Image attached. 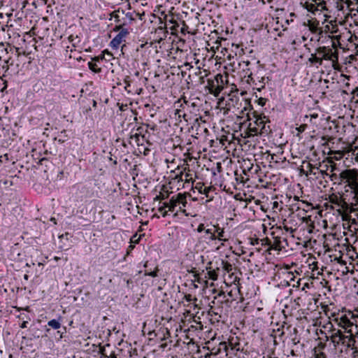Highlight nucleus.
<instances>
[{
  "instance_id": "1",
  "label": "nucleus",
  "mask_w": 358,
  "mask_h": 358,
  "mask_svg": "<svg viewBox=\"0 0 358 358\" xmlns=\"http://www.w3.org/2000/svg\"><path fill=\"white\" fill-rule=\"evenodd\" d=\"M339 183L344 185L345 191L358 197V171L356 169L343 171L338 176Z\"/></svg>"
},
{
  "instance_id": "2",
  "label": "nucleus",
  "mask_w": 358,
  "mask_h": 358,
  "mask_svg": "<svg viewBox=\"0 0 358 358\" xmlns=\"http://www.w3.org/2000/svg\"><path fill=\"white\" fill-rule=\"evenodd\" d=\"M331 317L340 327L345 329L347 332H351L355 326L357 327L358 315L350 310H342L337 313H332Z\"/></svg>"
},
{
  "instance_id": "3",
  "label": "nucleus",
  "mask_w": 358,
  "mask_h": 358,
  "mask_svg": "<svg viewBox=\"0 0 358 358\" xmlns=\"http://www.w3.org/2000/svg\"><path fill=\"white\" fill-rule=\"evenodd\" d=\"M267 122H269V121L265 115L255 117V120L249 124L248 136H255L258 134L268 132L270 129L268 126L266 127Z\"/></svg>"
},
{
  "instance_id": "4",
  "label": "nucleus",
  "mask_w": 358,
  "mask_h": 358,
  "mask_svg": "<svg viewBox=\"0 0 358 358\" xmlns=\"http://www.w3.org/2000/svg\"><path fill=\"white\" fill-rule=\"evenodd\" d=\"M317 55H320L322 62L323 60H329L332 63L334 69H336L338 64V54L336 48L335 43H333L332 48L320 47L317 49Z\"/></svg>"
},
{
  "instance_id": "5",
  "label": "nucleus",
  "mask_w": 358,
  "mask_h": 358,
  "mask_svg": "<svg viewBox=\"0 0 358 358\" xmlns=\"http://www.w3.org/2000/svg\"><path fill=\"white\" fill-rule=\"evenodd\" d=\"M221 83H222V76L220 74H217L213 80L208 79L206 88L208 89L209 93L215 96H218L223 90Z\"/></svg>"
},
{
  "instance_id": "6",
  "label": "nucleus",
  "mask_w": 358,
  "mask_h": 358,
  "mask_svg": "<svg viewBox=\"0 0 358 358\" xmlns=\"http://www.w3.org/2000/svg\"><path fill=\"white\" fill-rule=\"evenodd\" d=\"M180 197L179 194L176 196H173L169 202L164 203V206L159 208V210L162 213V215L165 217L166 215V211L163 210L166 208L169 209V211L178 212V206H180Z\"/></svg>"
},
{
  "instance_id": "7",
  "label": "nucleus",
  "mask_w": 358,
  "mask_h": 358,
  "mask_svg": "<svg viewBox=\"0 0 358 358\" xmlns=\"http://www.w3.org/2000/svg\"><path fill=\"white\" fill-rule=\"evenodd\" d=\"M328 164H320L319 167V175H321L322 178H324V176H329L331 180H336L338 176L336 173H334V171L336 169V164L333 162H329Z\"/></svg>"
},
{
  "instance_id": "8",
  "label": "nucleus",
  "mask_w": 358,
  "mask_h": 358,
  "mask_svg": "<svg viewBox=\"0 0 358 358\" xmlns=\"http://www.w3.org/2000/svg\"><path fill=\"white\" fill-rule=\"evenodd\" d=\"M329 203H331V208L332 209H336L340 213L347 207V203L342 197L334 194L329 196Z\"/></svg>"
},
{
  "instance_id": "9",
  "label": "nucleus",
  "mask_w": 358,
  "mask_h": 358,
  "mask_svg": "<svg viewBox=\"0 0 358 358\" xmlns=\"http://www.w3.org/2000/svg\"><path fill=\"white\" fill-rule=\"evenodd\" d=\"M128 31L126 29H122L117 36L112 39L110 43V46L113 49H117L120 44L124 41L126 36L127 35Z\"/></svg>"
},
{
  "instance_id": "10",
  "label": "nucleus",
  "mask_w": 358,
  "mask_h": 358,
  "mask_svg": "<svg viewBox=\"0 0 358 358\" xmlns=\"http://www.w3.org/2000/svg\"><path fill=\"white\" fill-rule=\"evenodd\" d=\"M174 116L180 122H181V118H183L186 122L192 119V115L186 112L182 104L180 105V108L175 109Z\"/></svg>"
},
{
  "instance_id": "11",
  "label": "nucleus",
  "mask_w": 358,
  "mask_h": 358,
  "mask_svg": "<svg viewBox=\"0 0 358 358\" xmlns=\"http://www.w3.org/2000/svg\"><path fill=\"white\" fill-rule=\"evenodd\" d=\"M269 245L271 249L280 251L282 249L285 248L287 243L285 238H282L280 237H275L273 241L270 242Z\"/></svg>"
},
{
  "instance_id": "12",
  "label": "nucleus",
  "mask_w": 358,
  "mask_h": 358,
  "mask_svg": "<svg viewBox=\"0 0 358 358\" xmlns=\"http://www.w3.org/2000/svg\"><path fill=\"white\" fill-rule=\"evenodd\" d=\"M344 336L340 330H337L333 333L331 336V341L334 343V346L336 347L339 345H343Z\"/></svg>"
},
{
  "instance_id": "13",
  "label": "nucleus",
  "mask_w": 358,
  "mask_h": 358,
  "mask_svg": "<svg viewBox=\"0 0 358 358\" xmlns=\"http://www.w3.org/2000/svg\"><path fill=\"white\" fill-rule=\"evenodd\" d=\"M349 335H345L343 338V345L347 348H353L355 344V338L353 336V332H348Z\"/></svg>"
},
{
  "instance_id": "14",
  "label": "nucleus",
  "mask_w": 358,
  "mask_h": 358,
  "mask_svg": "<svg viewBox=\"0 0 358 358\" xmlns=\"http://www.w3.org/2000/svg\"><path fill=\"white\" fill-rule=\"evenodd\" d=\"M183 106L184 109L186 110V112L191 115V113H194L196 110H197V105L195 103L189 101H184L182 103H181Z\"/></svg>"
},
{
  "instance_id": "15",
  "label": "nucleus",
  "mask_w": 358,
  "mask_h": 358,
  "mask_svg": "<svg viewBox=\"0 0 358 358\" xmlns=\"http://www.w3.org/2000/svg\"><path fill=\"white\" fill-rule=\"evenodd\" d=\"M194 188L197 189L200 194H205L206 197H208V194L211 190V187H204L203 184L201 182L196 183Z\"/></svg>"
},
{
  "instance_id": "16",
  "label": "nucleus",
  "mask_w": 358,
  "mask_h": 358,
  "mask_svg": "<svg viewBox=\"0 0 358 358\" xmlns=\"http://www.w3.org/2000/svg\"><path fill=\"white\" fill-rule=\"evenodd\" d=\"M206 238L210 241L216 240L215 234H216V226L213 225L210 227L208 228L206 230Z\"/></svg>"
},
{
  "instance_id": "17",
  "label": "nucleus",
  "mask_w": 358,
  "mask_h": 358,
  "mask_svg": "<svg viewBox=\"0 0 358 358\" xmlns=\"http://www.w3.org/2000/svg\"><path fill=\"white\" fill-rule=\"evenodd\" d=\"M179 196L180 197V206H178V212L181 211L185 213V207L187 203L186 196L183 194L179 193Z\"/></svg>"
},
{
  "instance_id": "18",
  "label": "nucleus",
  "mask_w": 358,
  "mask_h": 358,
  "mask_svg": "<svg viewBox=\"0 0 358 358\" xmlns=\"http://www.w3.org/2000/svg\"><path fill=\"white\" fill-rule=\"evenodd\" d=\"M216 233L215 234L216 239H217L220 241L225 242L228 241V238H224V229H222L219 227L218 226H216Z\"/></svg>"
},
{
  "instance_id": "19",
  "label": "nucleus",
  "mask_w": 358,
  "mask_h": 358,
  "mask_svg": "<svg viewBox=\"0 0 358 358\" xmlns=\"http://www.w3.org/2000/svg\"><path fill=\"white\" fill-rule=\"evenodd\" d=\"M308 170L307 171V175L310 174V175H313L315 176L316 178H318L319 177V167H317L315 165H313L310 163L308 164Z\"/></svg>"
},
{
  "instance_id": "20",
  "label": "nucleus",
  "mask_w": 358,
  "mask_h": 358,
  "mask_svg": "<svg viewBox=\"0 0 358 358\" xmlns=\"http://www.w3.org/2000/svg\"><path fill=\"white\" fill-rule=\"evenodd\" d=\"M304 7L309 11V12H311L313 13H315L316 11H320V10H317V6L315 5V3H314L313 2V1L311 2H309V1H306L304 3Z\"/></svg>"
},
{
  "instance_id": "21",
  "label": "nucleus",
  "mask_w": 358,
  "mask_h": 358,
  "mask_svg": "<svg viewBox=\"0 0 358 358\" xmlns=\"http://www.w3.org/2000/svg\"><path fill=\"white\" fill-rule=\"evenodd\" d=\"M48 325L53 329H59L61 327V322L59 320H51L48 322Z\"/></svg>"
},
{
  "instance_id": "22",
  "label": "nucleus",
  "mask_w": 358,
  "mask_h": 358,
  "mask_svg": "<svg viewBox=\"0 0 358 358\" xmlns=\"http://www.w3.org/2000/svg\"><path fill=\"white\" fill-rule=\"evenodd\" d=\"M317 7V10L322 11L326 9V1L324 0H312Z\"/></svg>"
},
{
  "instance_id": "23",
  "label": "nucleus",
  "mask_w": 358,
  "mask_h": 358,
  "mask_svg": "<svg viewBox=\"0 0 358 358\" xmlns=\"http://www.w3.org/2000/svg\"><path fill=\"white\" fill-rule=\"evenodd\" d=\"M309 62L312 64L313 63H317L320 65L322 64V62L320 59V57L319 55H317V52L316 54H312L310 57L309 58Z\"/></svg>"
},
{
  "instance_id": "24",
  "label": "nucleus",
  "mask_w": 358,
  "mask_h": 358,
  "mask_svg": "<svg viewBox=\"0 0 358 358\" xmlns=\"http://www.w3.org/2000/svg\"><path fill=\"white\" fill-rule=\"evenodd\" d=\"M88 67L94 73H100L101 71V69L98 67L97 64L93 62H88Z\"/></svg>"
},
{
  "instance_id": "25",
  "label": "nucleus",
  "mask_w": 358,
  "mask_h": 358,
  "mask_svg": "<svg viewBox=\"0 0 358 358\" xmlns=\"http://www.w3.org/2000/svg\"><path fill=\"white\" fill-rule=\"evenodd\" d=\"M206 277L213 280H216L217 279L218 274L215 269L209 270L207 271Z\"/></svg>"
},
{
  "instance_id": "26",
  "label": "nucleus",
  "mask_w": 358,
  "mask_h": 358,
  "mask_svg": "<svg viewBox=\"0 0 358 358\" xmlns=\"http://www.w3.org/2000/svg\"><path fill=\"white\" fill-rule=\"evenodd\" d=\"M222 268L227 272L229 273L232 271V265L228 262L222 261L221 263Z\"/></svg>"
},
{
  "instance_id": "27",
  "label": "nucleus",
  "mask_w": 358,
  "mask_h": 358,
  "mask_svg": "<svg viewBox=\"0 0 358 358\" xmlns=\"http://www.w3.org/2000/svg\"><path fill=\"white\" fill-rule=\"evenodd\" d=\"M192 175L189 173H183V182H192Z\"/></svg>"
},
{
  "instance_id": "28",
  "label": "nucleus",
  "mask_w": 358,
  "mask_h": 358,
  "mask_svg": "<svg viewBox=\"0 0 358 358\" xmlns=\"http://www.w3.org/2000/svg\"><path fill=\"white\" fill-rule=\"evenodd\" d=\"M158 271H159L158 268H155V269L153 271H145L144 275L152 276V277H156V276H157Z\"/></svg>"
},
{
  "instance_id": "29",
  "label": "nucleus",
  "mask_w": 358,
  "mask_h": 358,
  "mask_svg": "<svg viewBox=\"0 0 358 358\" xmlns=\"http://www.w3.org/2000/svg\"><path fill=\"white\" fill-rule=\"evenodd\" d=\"M208 226H206L204 224H200L197 227V231L199 233L204 231L206 233V230L208 229Z\"/></svg>"
},
{
  "instance_id": "30",
  "label": "nucleus",
  "mask_w": 358,
  "mask_h": 358,
  "mask_svg": "<svg viewBox=\"0 0 358 358\" xmlns=\"http://www.w3.org/2000/svg\"><path fill=\"white\" fill-rule=\"evenodd\" d=\"M315 358H326V355L322 352H318L317 350L315 351Z\"/></svg>"
},
{
  "instance_id": "31",
  "label": "nucleus",
  "mask_w": 358,
  "mask_h": 358,
  "mask_svg": "<svg viewBox=\"0 0 358 358\" xmlns=\"http://www.w3.org/2000/svg\"><path fill=\"white\" fill-rule=\"evenodd\" d=\"M296 17V15L294 13H290L289 18L286 19V22L287 24H289V22H292L294 21V17Z\"/></svg>"
},
{
  "instance_id": "32",
  "label": "nucleus",
  "mask_w": 358,
  "mask_h": 358,
  "mask_svg": "<svg viewBox=\"0 0 358 358\" xmlns=\"http://www.w3.org/2000/svg\"><path fill=\"white\" fill-rule=\"evenodd\" d=\"M175 179L178 180V182H183V171H181L179 174L176 175Z\"/></svg>"
},
{
  "instance_id": "33",
  "label": "nucleus",
  "mask_w": 358,
  "mask_h": 358,
  "mask_svg": "<svg viewBox=\"0 0 358 358\" xmlns=\"http://www.w3.org/2000/svg\"><path fill=\"white\" fill-rule=\"evenodd\" d=\"M185 299L188 301V302H191L192 301H196V298H194L191 294H187L185 296Z\"/></svg>"
},
{
  "instance_id": "34",
  "label": "nucleus",
  "mask_w": 358,
  "mask_h": 358,
  "mask_svg": "<svg viewBox=\"0 0 358 358\" xmlns=\"http://www.w3.org/2000/svg\"><path fill=\"white\" fill-rule=\"evenodd\" d=\"M140 237H138L137 234L134 235L131 238V242L133 243H138L139 241Z\"/></svg>"
},
{
  "instance_id": "35",
  "label": "nucleus",
  "mask_w": 358,
  "mask_h": 358,
  "mask_svg": "<svg viewBox=\"0 0 358 358\" xmlns=\"http://www.w3.org/2000/svg\"><path fill=\"white\" fill-rule=\"evenodd\" d=\"M257 102H258V104L262 106H264L265 104H266V99H264V98H259L258 100H257Z\"/></svg>"
},
{
  "instance_id": "36",
  "label": "nucleus",
  "mask_w": 358,
  "mask_h": 358,
  "mask_svg": "<svg viewBox=\"0 0 358 358\" xmlns=\"http://www.w3.org/2000/svg\"><path fill=\"white\" fill-rule=\"evenodd\" d=\"M352 155L355 156V159L358 161V147L355 148V149L353 150Z\"/></svg>"
},
{
  "instance_id": "37",
  "label": "nucleus",
  "mask_w": 358,
  "mask_h": 358,
  "mask_svg": "<svg viewBox=\"0 0 358 358\" xmlns=\"http://www.w3.org/2000/svg\"><path fill=\"white\" fill-rule=\"evenodd\" d=\"M27 321H24L22 324L20 325V327L21 328H26L27 327Z\"/></svg>"
},
{
  "instance_id": "38",
  "label": "nucleus",
  "mask_w": 358,
  "mask_h": 358,
  "mask_svg": "<svg viewBox=\"0 0 358 358\" xmlns=\"http://www.w3.org/2000/svg\"><path fill=\"white\" fill-rule=\"evenodd\" d=\"M352 213H355L357 215V219H358V210L354 209L353 210H352Z\"/></svg>"
},
{
  "instance_id": "39",
  "label": "nucleus",
  "mask_w": 358,
  "mask_h": 358,
  "mask_svg": "<svg viewBox=\"0 0 358 358\" xmlns=\"http://www.w3.org/2000/svg\"><path fill=\"white\" fill-rule=\"evenodd\" d=\"M243 63L244 64H245L246 66H248L250 64V62L249 61H246V62L244 61Z\"/></svg>"
},
{
  "instance_id": "40",
  "label": "nucleus",
  "mask_w": 358,
  "mask_h": 358,
  "mask_svg": "<svg viewBox=\"0 0 358 358\" xmlns=\"http://www.w3.org/2000/svg\"><path fill=\"white\" fill-rule=\"evenodd\" d=\"M224 294V292L223 291H221L220 292V293L218 294V296H222Z\"/></svg>"
},
{
  "instance_id": "41",
  "label": "nucleus",
  "mask_w": 358,
  "mask_h": 358,
  "mask_svg": "<svg viewBox=\"0 0 358 358\" xmlns=\"http://www.w3.org/2000/svg\"><path fill=\"white\" fill-rule=\"evenodd\" d=\"M338 154L339 155V157H336L337 159L342 157V154L341 152H338Z\"/></svg>"
},
{
  "instance_id": "42",
  "label": "nucleus",
  "mask_w": 358,
  "mask_h": 358,
  "mask_svg": "<svg viewBox=\"0 0 358 358\" xmlns=\"http://www.w3.org/2000/svg\"><path fill=\"white\" fill-rule=\"evenodd\" d=\"M294 200H299L298 196H294Z\"/></svg>"
},
{
  "instance_id": "43",
  "label": "nucleus",
  "mask_w": 358,
  "mask_h": 358,
  "mask_svg": "<svg viewBox=\"0 0 358 358\" xmlns=\"http://www.w3.org/2000/svg\"><path fill=\"white\" fill-rule=\"evenodd\" d=\"M278 205L277 202H274V206H276Z\"/></svg>"
},
{
  "instance_id": "44",
  "label": "nucleus",
  "mask_w": 358,
  "mask_h": 358,
  "mask_svg": "<svg viewBox=\"0 0 358 358\" xmlns=\"http://www.w3.org/2000/svg\"><path fill=\"white\" fill-rule=\"evenodd\" d=\"M93 60L98 61L99 59L98 58H94V59H93Z\"/></svg>"
},
{
  "instance_id": "45",
  "label": "nucleus",
  "mask_w": 358,
  "mask_h": 358,
  "mask_svg": "<svg viewBox=\"0 0 358 358\" xmlns=\"http://www.w3.org/2000/svg\"><path fill=\"white\" fill-rule=\"evenodd\" d=\"M27 278H28L27 275H24V278H25V279H27Z\"/></svg>"
},
{
  "instance_id": "46",
  "label": "nucleus",
  "mask_w": 358,
  "mask_h": 358,
  "mask_svg": "<svg viewBox=\"0 0 358 358\" xmlns=\"http://www.w3.org/2000/svg\"><path fill=\"white\" fill-rule=\"evenodd\" d=\"M251 76H252V73H250V74L249 75V77H250V78H251V79H252V78Z\"/></svg>"
},
{
  "instance_id": "47",
  "label": "nucleus",
  "mask_w": 358,
  "mask_h": 358,
  "mask_svg": "<svg viewBox=\"0 0 358 358\" xmlns=\"http://www.w3.org/2000/svg\"><path fill=\"white\" fill-rule=\"evenodd\" d=\"M134 136L137 138L138 137V134H135Z\"/></svg>"
},
{
  "instance_id": "48",
  "label": "nucleus",
  "mask_w": 358,
  "mask_h": 358,
  "mask_svg": "<svg viewBox=\"0 0 358 358\" xmlns=\"http://www.w3.org/2000/svg\"><path fill=\"white\" fill-rule=\"evenodd\" d=\"M357 257H358V254H357Z\"/></svg>"
}]
</instances>
